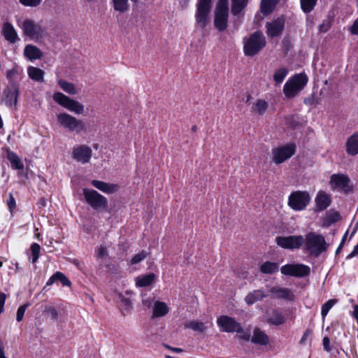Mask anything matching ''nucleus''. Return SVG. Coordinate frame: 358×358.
I'll use <instances>...</instances> for the list:
<instances>
[{"label": "nucleus", "instance_id": "20e7f679", "mask_svg": "<svg viewBox=\"0 0 358 358\" xmlns=\"http://www.w3.org/2000/svg\"><path fill=\"white\" fill-rule=\"evenodd\" d=\"M266 38L260 31H255L244 43V53L247 56L257 55L266 45Z\"/></svg>", "mask_w": 358, "mask_h": 358}, {"label": "nucleus", "instance_id": "ea45409f", "mask_svg": "<svg viewBox=\"0 0 358 358\" xmlns=\"http://www.w3.org/2000/svg\"><path fill=\"white\" fill-rule=\"evenodd\" d=\"M317 0H300L301 7L306 13H310L315 8Z\"/></svg>", "mask_w": 358, "mask_h": 358}, {"label": "nucleus", "instance_id": "13d9d810", "mask_svg": "<svg viewBox=\"0 0 358 358\" xmlns=\"http://www.w3.org/2000/svg\"><path fill=\"white\" fill-rule=\"evenodd\" d=\"M304 103L309 105H316L318 104V101L314 96H312L310 98L306 99Z\"/></svg>", "mask_w": 358, "mask_h": 358}, {"label": "nucleus", "instance_id": "72a5a7b5", "mask_svg": "<svg viewBox=\"0 0 358 358\" xmlns=\"http://www.w3.org/2000/svg\"><path fill=\"white\" fill-rule=\"evenodd\" d=\"M285 320L283 315L277 310H273L272 312L271 315L268 319V322L269 324H274L276 326L282 324L285 322Z\"/></svg>", "mask_w": 358, "mask_h": 358}, {"label": "nucleus", "instance_id": "a19ab883", "mask_svg": "<svg viewBox=\"0 0 358 358\" xmlns=\"http://www.w3.org/2000/svg\"><path fill=\"white\" fill-rule=\"evenodd\" d=\"M22 72V69L17 66H15L6 73V78L9 80L10 85L12 82H15V78Z\"/></svg>", "mask_w": 358, "mask_h": 358}, {"label": "nucleus", "instance_id": "c85d7f7f", "mask_svg": "<svg viewBox=\"0 0 358 358\" xmlns=\"http://www.w3.org/2000/svg\"><path fill=\"white\" fill-rule=\"evenodd\" d=\"M154 273H149L142 276H138L136 279V284L138 287H143L150 285L155 280Z\"/></svg>", "mask_w": 358, "mask_h": 358}, {"label": "nucleus", "instance_id": "0e129e2a", "mask_svg": "<svg viewBox=\"0 0 358 358\" xmlns=\"http://www.w3.org/2000/svg\"><path fill=\"white\" fill-rule=\"evenodd\" d=\"M357 255H358V245H356L354 250L348 255L347 259H350Z\"/></svg>", "mask_w": 358, "mask_h": 358}, {"label": "nucleus", "instance_id": "09e8293b", "mask_svg": "<svg viewBox=\"0 0 358 358\" xmlns=\"http://www.w3.org/2000/svg\"><path fill=\"white\" fill-rule=\"evenodd\" d=\"M29 306V303H27L22 306H20L17 310V315H16V320L17 322H20L22 320L24 313L27 310V308Z\"/></svg>", "mask_w": 358, "mask_h": 358}, {"label": "nucleus", "instance_id": "864d4df0", "mask_svg": "<svg viewBox=\"0 0 358 358\" xmlns=\"http://www.w3.org/2000/svg\"><path fill=\"white\" fill-rule=\"evenodd\" d=\"M7 205H8L9 210L11 212L15 208V200L12 194H10V195H9V199L7 201Z\"/></svg>", "mask_w": 358, "mask_h": 358}, {"label": "nucleus", "instance_id": "f3484780", "mask_svg": "<svg viewBox=\"0 0 358 358\" xmlns=\"http://www.w3.org/2000/svg\"><path fill=\"white\" fill-rule=\"evenodd\" d=\"M92 155V150L90 147L86 145H80L73 148L72 157L78 162L87 164L90 161Z\"/></svg>", "mask_w": 358, "mask_h": 358}, {"label": "nucleus", "instance_id": "39448f33", "mask_svg": "<svg viewBox=\"0 0 358 358\" xmlns=\"http://www.w3.org/2000/svg\"><path fill=\"white\" fill-rule=\"evenodd\" d=\"M229 17L228 0H219L215 10L214 24L219 31H224L227 27Z\"/></svg>", "mask_w": 358, "mask_h": 358}, {"label": "nucleus", "instance_id": "412c9836", "mask_svg": "<svg viewBox=\"0 0 358 358\" xmlns=\"http://www.w3.org/2000/svg\"><path fill=\"white\" fill-rule=\"evenodd\" d=\"M2 34L5 39L10 43H15L20 40L17 31L13 26L9 22H5L2 27Z\"/></svg>", "mask_w": 358, "mask_h": 358}, {"label": "nucleus", "instance_id": "79ce46f5", "mask_svg": "<svg viewBox=\"0 0 358 358\" xmlns=\"http://www.w3.org/2000/svg\"><path fill=\"white\" fill-rule=\"evenodd\" d=\"M30 250L31 252V262L35 263L39 257L41 246L38 243H34L31 245Z\"/></svg>", "mask_w": 358, "mask_h": 358}, {"label": "nucleus", "instance_id": "7ed1b4c3", "mask_svg": "<svg viewBox=\"0 0 358 358\" xmlns=\"http://www.w3.org/2000/svg\"><path fill=\"white\" fill-rule=\"evenodd\" d=\"M308 78L305 73L296 74L290 78L285 84L283 92L288 98L295 96L301 91L308 83Z\"/></svg>", "mask_w": 358, "mask_h": 358}, {"label": "nucleus", "instance_id": "774afa93", "mask_svg": "<svg viewBox=\"0 0 358 358\" xmlns=\"http://www.w3.org/2000/svg\"><path fill=\"white\" fill-rule=\"evenodd\" d=\"M40 203L43 206H45V200L44 199H41L40 200Z\"/></svg>", "mask_w": 358, "mask_h": 358}, {"label": "nucleus", "instance_id": "4d7b16f0", "mask_svg": "<svg viewBox=\"0 0 358 358\" xmlns=\"http://www.w3.org/2000/svg\"><path fill=\"white\" fill-rule=\"evenodd\" d=\"M330 28V24L329 22H323L322 24L320 25L319 29L320 31L327 32Z\"/></svg>", "mask_w": 358, "mask_h": 358}, {"label": "nucleus", "instance_id": "6e6d98bb", "mask_svg": "<svg viewBox=\"0 0 358 358\" xmlns=\"http://www.w3.org/2000/svg\"><path fill=\"white\" fill-rule=\"evenodd\" d=\"M322 344L325 350L329 352L331 350L330 348V340L328 337H324L322 340Z\"/></svg>", "mask_w": 358, "mask_h": 358}, {"label": "nucleus", "instance_id": "0eeeda50", "mask_svg": "<svg viewBox=\"0 0 358 358\" xmlns=\"http://www.w3.org/2000/svg\"><path fill=\"white\" fill-rule=\"evenodd\" d=\"M83 195L86 202L94 210H102L108 208V200L94 189H83Z\"/></svg>", "mask_w": 358, "mask_h": 358}, {"label": "nucleus", "instance_id": "69168bd1", "mask_svg": "<svg viewBox=\"0 0 358 358\" xmlns=\"http://www.w3.org/2000/svg\"><path fill=\"white\" fill-rule=\"evenodd\" d=\"M56 280V278H55V274H53L50 278L49 280H48V282H46V285L47 286H50L52 285Z\"/></svg>", "mask_w": 358, "mask_h": 358}, {"label": "nucleus", "instance_id": "603ef678", "mask_svg": "<svg viewBox=\"0 0 358 358\" xmlns=\"http://www.w3.org/2000/svg\"><path fill=\"white\" fill-rule=\"evenodd\" d=\"M312 334V331L310 329H306L305 331V332L303 333V336H302V338H301L300 340V344L301 345H305L306 343V341L308 339V338Z\"/></svg>", "mask_w": 358, "mask_h": 358}, {"label": "nucleus", "instance_id": "5fc2aeb1", "mask_svg": "<svg viewBox=\"0 0 358 358\" xmlns=\"http://www.w3.org/2000/svg\"><path fill=\"white\" fill-rule=\"evenodd\" d=\"M6 299V294L3 292H0V313L3 311V307Z\"/></svg>", "mask_w": 358, "mask_h": 358}, {"label": "nucleus", "instance_id": "bf43d9fd", "mask_svg": "<svg viewBox=\"0 0 358 358\" xmlns=\"http://www.w3.org/2000/svg\"><path fill=\"white\" fill-rule=\"evenodd\" d=\"M352 34L358 35V20H356L350 27Z\"/></svg>", "mask_w": 358, "mask_h": 358}, {"label": "nucleus", "instance_id": "338daca9", "mask_svg": "<svg viewBox=\"0 0 358 358\" xmlns=\"http://www.w3.org/2000/svg\"><path fill=\"white\" fill-rule=\"evenodd\" d=\"M182 7L187 6L189 0H178Z\"/></svg>", "mask_w": 358, "mask_h": 358}, {"label": "nucleus", "instance_id": "e433bc0d", "mask_svg": "<svg viewBox=\"0 0 358 358\" xmlns=\"http://www.w3.org/2000/svg\"><path fill=\"white\" fill-rule=\"evenodd\" d=\"M288 74V69L285 67L278 69L273 74V80L275 85L282 83Z\"/></svg>", "mask_w": 358, "mask_h": 358}, {"label": "nucleus", "instance_id": "3c124183", "mask_svg": "<svg viewBox=\"0 0 358 358\" xmlns=\"http://www.w3.org/2000/svg\"><path fill=\"white\" fill-rule=\"evenodd\" d=\"M98 257L105 259L108 257L107 248L103 245H101L96 250Z\"/></svg>", "mask_w": 358, "mask_h": 358}, {"label": "nucleus", "instance_id": "680f3d73", "mask_svg": "<svg viewBox=\"0 0 358 358\" xmlns=\"http://www.w3.org/2000/svg\"><path fill=\"white\" fill-rule=\"evenodd\" d=\"M164 346L167 349H169V350H171V351H173L174 352L180 353V352H182L183 351V350L182 348H173V347H171V346L168 345H164Z\"/></svg>", "mask_w": 358, "mask_h": 358}, {"label": "nucleus", "instance_id": "423d86ee", "mask_svg": "<svg viewBox=\"0 0 358 358\" xmlns=\"http://www.w3.org/2000/svg\"><path fill=\"white\" fill-rule=\"evenodd\" d=\"M53 99L62 107L75 113L76 114L80 115L84 113L85 106L83 104L76 100L71 99L62 92H55L53 94Z\"/></svg>", "mask_w": 358, "mask_h": 358}, {"label": "nucleus", "instance_id": "37998d69", "mask_svg": "<svg viewBox=\"0 0 358 358\" xmlns=\"http://www.w3.org/2000/svg\"><path fill=\"white\" fill-rule=\"evenodd\" d=\"M336 302H337L336 299H330L322 305L321 314H322V316L323 318L328 314V312L329 311V310L333 307V306Z\"/></svg>", "mask_w": 358, "mask_h": 358}, {"label": "nucleus", "instance_id": "9b49d317", "mask_svg": "<svg viewBox=\"0 0 358 358\" xmlns=\"http://www.w3.org/2000/svg\"><path fill=\"white\" fill-rule=\"evenodd\" d=\"M217 326L223 332L241 334L243 332V328L241 324L238 322L235 318L227 316L221 315L217 319Z\"/></svg>", "mask_w": 358, "mask_h": 358}, {"label": "nucleus", "instance_id": "9d476101", "mask_svg": "<svg viewBox=\"0 0 358 358\" xmlns=\"http://www.w3.org/2000/svg\"><path fill=\"white\" fill-rule=\"evenodd\" d=\"M280 271L283 275L301 278L310 275V268L303 264H288L282 266Z\"/></svg>", "mask_w": 358, "mask_h": 358}, {"label": "nucleus", "instance_id": "a878e982", "mask_svg": "<svg viewBox=\"0 0 358 358\" xmlns=\"http://www.w3.org/2000/svg\"><path fill=\"white\" fill-rule=\"evenodd\" d=\"M24 55L29 60L33 61L41 59L43 53L41 50L35 45H27L24 50Z\"/></svg>", "mask_w": 358, "mask_h": 358}, {"label": "nucleus", "instance_id": "6ab92c4d", "mask_svg": "<svg viewBox=\"0 0 358 358\" xmlns=\"http://www.w3.org/2000/svg\"><path fill=\"white\" fill-rule=\"evenodd\" d=\"M269 291L273 294L272 297L274 299L292 301L294 298L292 291L288 288L275 286L272 287Z\"/></svg>", "mask_w": 358, "mask_h": 358}, {"label": "nucleus", "instance_id": "f03ea898", "mask_svg": "<svg viewBox=\"0 0 358 358\" xmlns=\"http://www.w3.org/2000/svg\"><path fill=\"white\" fill-rule=\"evenodd\" d=\"M57 119L59 125L69 132L80 134L86 131V127L83 120L67 113H59Z\"/></svg>", "mask_w": 358, "mask_h": 358}, {"label": "nucleus", "instance_id": "e2e57ef3", "mask_svg": "<svg viewBox=\"0 0 358 358\" xmlns=\"http://www.w3.org/2000/svg\"><path fill=\"white\" fill-rule=\"evenodd\" d=\"M242 334L239 336L240 339L244 340V341H249L250 338V334L248 332H243Z\"/></svg>", "mask_w": 358, "mask_h": 358}, {"label": "nucleus", "instance_id": "4468645a", "mask_svg": "<svg viewBox=\"0 0 358 358\" xmlns=\"http://www.w3.org/2000/svg\"><path fill=\"white\" fill-rule=\"evenodd\" d=\"M19 26L23 34L31 39H38L42 36L43 30L41 25L31 20H24Z\"/></svg>", "mask_w": 358, "mask_h": 358}, {"label": "nucleus", "instance_id": "1a4fd4ad", "mask_svg": "<svg viewBox=\"0 0 358 358\" xmlns=\"http://www.w3.org/2000/svg\"><path fill=\"white\" fill-rule=\"evenodd\" d=\"M275 241L279 247L283 249L294 250L301 248L303 245L304 237L301 235L280 236L275 238Z\"/></svg>", "mask_w": 358, "mask_h": 358}, {"label": "nucleus", "instance_id": "c9c22d12", "mask_svg": "<svg viewBox=\"0 0 358 358\" xmlns=\"http://www.w3.org/2000/svg\"><path fill=\"white\" fill-rule=\"evenodd\" d=\"M58 85L64 92L69 94H76L78 92L76 87L71 83L64 80H59Z\"/></svg>", "mask_w": 358, "mask_h": 358}, {"label": "nucleus", "instance_id": "7c9ffc66", "mask_svg": "<svg viewBox=\"0 0 358 358\" xmlns=\"http://www.w3.org/2000/svg\"><path fill=\"white\" fill-rule=\"evenodd\" d=\"M279 269L278 263L271 262H266L260 266V271L263 273L266 274H273L276 273Z\"/></svg>", "mask_w": 358, "mask_h": 358}, {"label": "nucleus", "instance_id": "f704fd0d", "mask_svg": "<svg viewBox=\"0 0 358 358\" xmlns=\"http://www.w3.org/2000/svg\"><path fill=\"white\" fill-rule=\"evenodd\" d=\"M248 0H232L231 13L234 15H238L247 6Z\"/></svg>", "mask_w": 358, "mask_h": 358}, {"label": "nucleus", "instance_id": "cd10ccee", "mask_svg": "<svg viewBox=\"0 0 358 358\" xmlns=\"http://www.w3.org/2000/svg\"><path fill=\"white\" fill-rule=\"evenodd\" d=\"M27 73L29 77L36 82H43L44 79V71L34 66H29L27 69Z\"/></svg>", "mask_w": 358, "mask_h": 358}, {"label": "nucleus", "instance_id": "4c0bfd02", "mask_svg": "<svg viewBox=\"0 0 358 358\" xmlns=\"http://www.w3.org/2000/svg\"><path fill=\"white\" fill-rule=\"evenodd\" d=\"M276 4L272 0H262L261 10L264 15H267L273 10Z\"/></svg>", "mask_w": 358, "mask_h": 358}, {"label": "nucleus", "instance_id": "bb28decb", "mask_svg": "<svg viewBox=\"0 0 358 358\" xmlns=\"http://www.w3.org/2000/svg\"><path fill=\"white\" fill-rule=\"evenodd\" d=\"M169 311L168 306L162 301H156L154 303L152 317H159L166 315Z\"/></svg>", "mask_w": 358, "mask_h": 358}, {"label": "nucleus", "instance_id": "de8ad7c7", "mask_svg": "<svg viewBox=\"0 0 358 358\" xmlns=\"http://www.w3.org/2000/svg\"><path fill=\"white\" fill-rule=\"evenodd\" d=\"M147 256V252L142 250L139 253L135 255L130 261L131 264H136L143 261Z\"/></svg>", "mask_w": 358, "mask_h": 358}, {"label": "nucleus", "instance_id": "473e14b6", "mask_svg": "<svg viewBox=\"0 0 358 358\" xmlns=\"http://www.w3.org/2000/svg\"><path fill=\"white\" fill-rule=\"evenodd\" d=\"M8 159L11 164V166L14 169L22 170L24 168V165L22 163L20 157L13 152L8 153Z\"/></svg>", "mask_w": 358, "mask_h": 358}, {"label": "nucleus", "instance_id": "6e6552de", "mask_svg": "<svg viewBox=\"0 0 358 358\" xmlns=\"http://www.w3.org/2000/svg\"><path fill=\"white\" fill-rule=\"evenodd\" d=\"M310 201V197L307 192L296 191L289 195L288 205L294 210L299 211L305 209Z\"/></svg>", "mask_w": 358, "mask_h": 358}, {"label": "nucleus", "instance_id": "49530a36", "mask_svg": "<svg viewBox=\"0 0 358 358\" xmlns=\"http://www.w3.org/2000/svg\"><path fill=\"white\" fill-rule=\"evenodd\" d=\"M44 313L50 315L52 320H57L58 319V311L53 306H45L43 310Z\"/></svg>", "mask_w": 358, "mask_h": 358}, {"label": "nucleus", "instance_id": "2eb2a0df", "mask_svg": "<svg viewBox=\"0 0 358 358\" xmlns=\"http://www.w3.org/2000/svg\"><path fill=\"white\" fill-rule=\"evenodd\" d=\"M329 184L333 189L345 193L350 191V178L344 174H333L330 178Z\"/></svg>", "mask_w": 358, "mask_h": 358}, {"label": "nucleus", "instance_id": "5701e85b", "mask_svg": "<svg viewBox=\"0 0 358 358\" xmlns=\"http://www.w3.org/2000/svg\"><path fill=\"white\" fill-rule=\"evenodd\" d=\"M346 152L348 155L355 156L358 154V132L350 136L346 142Z\"/></svg>", "mask_w": 358, "mask_h": 358}, {"label": "nucleus", "instance_id": "2f4dec72", "mask_svg": "<svg viewBox=\"0 0 358 358\" xmlns=\"http://www.w3.org/2000/svg\"><path fill=\"white\" fill-rule=\"evenodd\" d=\"M267 108L268 103L263 99H259L253 104L252 111L259 115H262L266 111Z\"/></svg>", "mask_w": 358, "mask_h": 358}, {"label": "nucleus", "instance_id": "f8f14e48", "mask_svg": "<svg viewBox=\"0 0 358 358\" xmlns=\"http://www.w3.org/2000/svg\"><path fill=\"white\" fill-rule=\"evenodd\" d=\"M211 4L212 0H199L198 1L195 17L197 24L202 29H204L208 23Z\"/></svg>", "mask_w": 358, "mask_h": 358}, {"label": "nucleus", "instance_id": "8fccbe9b", "mask_svg": "<svg viewBox=\"0 0 358 358\" xmlns=\"http://www.w3.org/2000/svg\"><path fill=\"white\" fill-rule=\"evenodd\" d=\"M42 0H19L20 3L24 6L36 7Z\"/></svg>", "mask_w": 358, "mask_h": 358}, {"label": "nucleus", "instance_id": "052dcab7", "mask_svg": "<svg viewBox=\"0 0 358 358\" xmlns=\"http://www.w3.org/2000/svg\"><path fill=\"white\" fill-rule=\"evenodd\" d=\"M347 236H348V231H346L345 234H344V236H343V238L341 240V242L340 245H338V248H337V250L336 251V254H338L341 251V250L342 249V248H343V245L345 243V241Z\"/></svg>", "mask_w": 358, "mask_h": 358}, {"label": "nucleus", "instance_id": "dca6fc26", "mask_svg": "<svg viewBox=\"0 0 358 358\" xmlns=\"http://www.w3.org/2000/svg\"><path fill=\"white\" fill-rule=\"evenodd\" d=\"M19 95V86L15 82H12L3 91V101L7 106H16Z\"/></svg>", "mask_w": 358, "mask_h": 358}, {"label": "nucleus", "instance_id": "c756f323", "mask_svg": "<svg viewBox=\"0 0 358 358\" xmlns=\"http://www.w3.org/2000/svg\"><path fill=\"white\" fill-rule=\"evenodd\" d=\"M185 329H190L194 331L203 333L206 331L207 327L202 322L198 320H192L184 324Z\"/></svg>", "mask_w": 358, "mask_h": 358}, {"label": "nucleus", "instance_id": "a211bd4d", "mask_svg": "<svg viewBox=\"0 0 358 358\" xmlns=\"http://www.w3.org/2000/svg\"><path fill=\"white\" fill-rule=\"evenodd\" d=\"M285 27V19L278 17L271 22H267L266 27L267 29V35L271 38L280 36Z\"/></svg>", "mask_w": 358, "mask_h": 358}, {"label": "nucleus", "instance_id": "c03bdc74", "mask_svg": "<svg viewBox=\"0 0 358 358\" xmlns=\"http://www.w3.org/2000/svg\"><path fill=\"white\" fill-rule=\"evenodd\" d=\"M55 278H56V280L60 281L64 286L70 287L71 285V281L66 277V275L59 271L55 273Z\"/></svg>", "mask_w": 358, "mask_h": 358}, {"label": "nucleus", "instance_id": "b1692460", "mask_svg": "<svg viewBox=\"0 0 358 358\" xmlns=\"http://www.w3.org/2000/svg\"><path fill=\"white\" fill-rule=\"evenodd\" d=\"M267 294L262 289H255L250 292H249L245 297V302L250 306L254 304L255 303L262 300L264 298H266Z\"/></svg>", "mask_w": 358, "mask_h": 358}, {"label": "nucleus", "instance_id": "a18cd8bd", "mask_svg": "<svg viewBox=\"0 0 358 358\" xmlns=\"http://www.w3.org/2000/svg\"><path fill=\"white\" fill-rule=\"evenodd\" d=\"M117 299L125 310H128L131 307V302L129 299L126 298L122 294H117Z\"/></svg>", "mask_w": 358, "mask_h": 358}, {"label": "nucleus", "instance_id": "f257e3e1", "mask_svg": "<svg viewBox=\"0 0 358 358\" xmlns=\"http://www.w3.org/2000/svg\"><path fill=\"white\" fill-rule=\"evenodd\" d=\"M303 245L310 255L319 257L327 250L329 244L323 235L311 231L306 234Z\"/></svg>", "mask_w": 358, "mask_h": 358}, {"label": "nucleus", "instance_id": "58836bf2", "mask_svg": "<svg viewBox=\"0 0 358 358\" xmlns=\"http://www.w3.org/2000/svg\"><path fill=\"white\" fill-rule=\"evenodd\" d=\"M114 9L120 13H124L129 8L128 0H113Z\"/></svg>", "mask_w": 358, "mask_h": 358}, {"label": "nucleus", "instance_id": "393cba45", "mask_svg": "<svg viewBox=\"0 0 358 358\" xmlns=\"http://www.w3.org/2000/svg\"><path fill=\"white\" fill-rule=\"evenodd\" d=\"M251 342L261 345H266L269 343V337L259 328H255L251 337Z\"/></svg>", "mask_w": 358, "mask_h": 358}, {"label": "nucleus", "instance_id": "ddd939ff", "mask_svg": "<svg viewBox=\"0 0 358 358\" xmlns=\"http://www.w3.org/2000/svg\"><path fill=\"white\" fill-rule=\"evenodd\" d=\"M296 152V145L293 143L280 146L272 150L273 161L280 164L292 157Z\"/></svg>", "mask_w": 358, "mask_h": 358}, {"label": "nucleus", "instance_id": "aec40b11", "mask_svg": "<svg viewBox=\"0 0 358 358\" xmlns=\"http://www.w3.org/2000/svg\"><path fill=\"white\" fill-rule=\"evenodd\" d=\"M92 185L99 190L106 194H113L117 192L120 186L117 184L108 183L103 181L93 180Z\"/></svg>", "mask_w": 358, "mask_h": 358}, {"label": "nucleus", "instance_id": "4be33fe9", "mask_svg": "<svg viewBox=\"0 0 358 358\" xmlns=\"http://www.w3.org/2000/svg\"><path fill=\"white\" fill-rule=\"evenodd\" d=\"M315 206L317 211L325 210L331 203V197L323 191H320L315 197Z\"/></svg>", "mask_w": 358, "mask_h": 358}]
</instances>
